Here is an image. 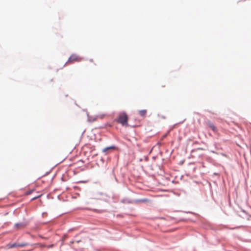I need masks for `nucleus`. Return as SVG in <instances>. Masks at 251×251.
<instances>
[{
  "instance_id": "f257e3e1",
  "label": "nucleus",
  "mask_w": 251,
  "mask_h": 251,
  "mask_svg": "<svg viewBox=\"0 0 251 251\" xmlns=\"http://www.w3.org/2000/svg\"><path fill=\"white\" fill-rule=\"evenodd\" d=\"M128 116L125 112L120 113L118 114L115 121L123 126H127L128 125Z\"/></svg>"
},
{
  "instance_id": "f03ea898",
  "label": "nucleus",
  "mask_w": 251,
  "mask_h": 251,
  "mask_svg": "<svg viewBox=\"0 0 251 251\" xmlns=\"http://www.w3.org/2000/svg\"><path fill=\"white\" fill-rule=\"evenodd\" d=\"M82 60V58L79 57L78 55L76 54H72L69 58L67 63H72L74 62H80Z\"/></svg>"
},
{
  "instance_id": "7ed1b4c3",
  "label": "nucleus",
  "mask_w": 251,
  "mask_h": 251,
  "mask_svg": "<svg viewBox=\"0 0 251 251\" xmlns=\"http://www.w3.org/2000/svg\"><path fill=\"white\" fill-rule=\"evenodd\" d=\"M207 125H208V126L214 132H216L217 131V128H216V127L214 126V125L212 123H211V122H207Z\"/></svg>"
},
{
  "instance_id": "20e7f679",
  "label": "nucleus",
  "mask_w": 251,
  "mask_h": 251,
  "mask_svg": "<svg viewBox=\"0 0 251 251\" xmlns=\"http://www.w3.org/2000/svg\"><path fill=\"white\" fill-rule=\"evenodd\" d=\"M25 226V225L24 223H17L15 225V227L17 229H22Z\"/></svg>"
},
{
  "instance_id": "39448f33",
  "label": "nucleus",
  "mask_w": 251,
  "mask_h": 251,
  "mask_svg": "<svg viewBox=\"0 0 251 251\" xmlns=\"http://www.w3.org/2000/svg\"><path fill=\"white\" fill-rule=\"evenodd\" d=\"M139 114L143 117H144L147 114V110L145 109L139 111Z\"/></svg>"
},
{
  "instance_id": "423d86ee",
  "label": "nucleus",
  "mask_w": 251,
  "mask_h": 251,
  "mask_svg": "<svg viewBox=\"0 0 251 251\" xmlns=\"http://www.w3.org/2000/svg\"><path fill=\"white\" fill-rule=\"evenodd\" d=\"M115 149V147L114 146H110V147H106V148L103 149L102 150V151L103 152H106V151H109L110 150H114Z\"/></svg>"
},
{
  "instance_id": "0eeeda50",
  "label": "nucleus",
  "mask_w": 251,
  "mask_h": 251,
  "mask_svg": "<svg viewBox=\"0 0 251 251\" xmlns=\"http://www.w3.org/2000/svg\"><path fill=\"white\" fill-rule=\"evenodd\" d=\"M18 244H17V243H14V244H9V245H8V247L9 248L18 247Z\"/></svg>"
},
{
  "instance_id": "6e6552de",
  "label": "nucleus",
  "mask_w": 251,
  "mask_h": 251,
  "mask_svg": "<svg viewBox=\"0 0 251 251\" xmlns=\"http://www.w3.org/2000/svg\"><path fill=\"white\" fill-rule=\"evenodd\" d=\"M28 245V243H21V244H18V247H24L27 246Z\"/></svg>"
},
{
  "instance_id": "1a4fd4ad",
  "label": "nucleus",
  "mask_w": 251,
  "mask_h": 251,
  "mask_svg": "<svg viewBox=\"0 0 251 251\" xmlns=\"http://www.w3.org/2000/svg\"><path fill=\"white\" fill-rule=\"evenodd\" d=\"M33 190L28 191L26 192V194L27 195H30V194H31L33 192Z\"/></svg>"
},
{
  "instance_id": "9d476101",
  "label": "nucleus",
  "mask_w": 251,
  "mask_h": 251,
  "mask_svg": "<svg viewBox=\"0 0 251 251\" xmlns=\"http://www.w3.org/2000/svg\"><path fill=\"white\" fill-rule=\"evenodd\" d=\"M141 202H148L149 201V200L148 199H143L140 201Z\"/></svg>"
},
{
  "instance_id": "9b49d317",
  "label": "nucleus",
  "mask_w": 251,
  "mask_h": 251,
  "mask_svg": "<svg viewBox=\"0 0 251 251\" xmlns=\"http://www.w3.org/2000/svg\"><path fill=\"white\" fill-rule=\"evenodd\" d=\"M41 196H42V194H41V195H40L39 196H36L35 197H34L32 199V200H35V199L40 197Z\"/></svg>"
},
{
  "instance_id": "f8f14e48",
  "label": "nucleus",
  "mask_w": 251,
  "mask_h": 251,
  "mask_svg": "<svg viewBox=\"0 0 251 251\" xmlns=\"http://www.w3.org/2000/svg\"><path fill=\"white\" fill-rule=\"evenodd\" d=\"M90 61H91V62H93V59H91V60H90Z\"/></svg>"
}]
</instances>
